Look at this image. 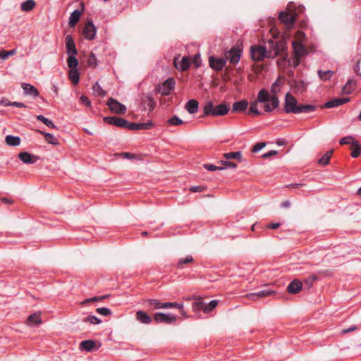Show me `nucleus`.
<instances>
[{
  "mask_svg": "<svg viewBox=\"0 0 361 361\" xmlns=\"http://www.w3.org/2000/svg\"><path fill=\"white\" fill-rule=\"evenodd\" d=\"M316 106L312 104H298L296 99L290 93H286L284 101V111L286 114L309 113L315 111Z\"/></svg>",
  "mask_w": 361,
  "mask_h": 361,
  "instance_id": "obj_1",
  "label": "nucleus"
},
{
  "mask_svg": "<svg viewBox=\"0 0 361 361\" xmlns=\"http://www.w3.org/2000/svg\"><path fill=\"white\" fill-rule=\"evenodd\" d=\"M281 83L279 81V79H277L271 87V95L269 94V103L265 104L264 105V112L269 113L271 112L274 109H277L279 106V99L276 96V94L280 91V87Z\"/></svg>",
  "mask_w": 361,
  "mask_h": 361,
  "instance_id": "obj_2",
  "label": "nucleus"
},
{
  "mask_svg": "<svg viewBox=\"0 0 361 361\" xmlns=\"http://www.w3.org/2000/svg\"><path fill=\"white\" fill-rule=\"evenodd\" d=\"M228 111L229 107L226 104H220L215 106L212 102H207L203 108V116H224L228 114Z\"/></svg>",
  "mask_w": 361,
  "mask_h": 361,
  "instance_id": "obj_3",
  "label": "nucleus"
},
{
  "mask_svg": "<svg viewBox=\"0 0 361 361\" xmlns=\"http://www.w3.org/2000/svg\"><path fill=\"white\" fill-rule=\"evenodd\" d=\"M264 46L267 48V58L269 59L275 58L276 56L286 49L285 42L273 39L268 40L265 44H264Z\"/></svg>",
  "mask_w": 361,
  "mask_h": 361,
  "instance_id": "obj_4",
  "label": "nucleus"
},
{
  "mask_svg": "<svg viewBox=\"0 0 361 361\" xmlns=\"http://www.w3.org/2000/svg\"><path fill=\"white\" fill-rule=\"evenodd\" d=\"M269 93L266 89H262L258 92L257 99L254 100L250 103L249 108V112L252 113L255 116H259L262 114L261 111L258 110V103H269Z\"/></svg>",
  "mask_w": 361,
  "mask_h": 361,
  "instance_id": "obj_5",
  "label": "nucleus"
},
{
  "mask_svg": "<svg viewBox=\"0 0 361 361\" xmlns=\"http://www.w3.org/2000/svg\"><path fill=\"white\" fill-rule=\"evenodd\" d=\"M267 49L264 44L252 46L250 48L252 59L255 61H261L267 58Z\"/></svg>",
  "mask_w": 361,
  "mask_h": 361,
  "instance_id": "obj_6",
  "label": "nucleus"
},
{
  "mask_svg": "<svg viewBox=\"0 0 361 361\" xmlns=\"http://www.w3.org/2000/svg\"><path fill=\"white\" fill-rule=\"evenodd\" d=\"M219 300H213L209 303L202 301H195L192 303V310L195 312L203 311L204 313H208L213 310L218 305Z\"/></svg>",
  "mask_w": 361,
  "mask_h": 361,
  "instance_id": "obj_7",
  "label": "nucleus"
},
{
  "mask_svg": "<svg viewBox=\"0 0 361 361\" xmlns=\"http://www.w3.org/2000/svg\"><path fill=\"white\" fill-rule=\"evenodd\" d=\"M279 18L286 25V28L290 29L296 20V14L288 11H281L279 13Z\"/></svg>",
  "mask_w": 361,
  "mask_h": 361,
  "instance_id": "obj_8",
  "label": "nucleus"
},
{
  "mask_svg": "<svg viewBox=\"0 0 361 361\" xmlns=\"http://www.w3.org/2000/svg\"><path fill=\"white\" fill-rule=\"evenodd\" d=\"M111 111L117 114H123L126 111V107L115 99L110 97L106 103Z\"/></svg>",
  "mask_w": 361,
  "mask_h": 361,
  "instance_id": "obj_9",
  "label": "nucleus"
},
{
  "mask_svg": "<svg viewBox=\"0 0 361 361\" xmlns=\"http://www.w3.org/2000/svg\"><path fill=\"white\" fill-rule=\"evenodd\" d=\"M104 121L109 125L127 129L128 121L125 118L116 116H106L103 118Z\"/></svg>",
  "mask_w": 361,
  "mask_h": 361,
  "instance_id": "obj_10",
  "label": "nucleus"
},
{
  "mask_svg": "<svg viewBox=\"0 0 361 361\" xmlns=\"http://www.w3.org/2000/svg\"><path fill=\"white\" fill-rule=\"evenodd\" d=\"M176 316L172 314H164L161 312L155 313L154 319L157 323L172 324L176 321Z\"/></svg>",
  "mask_w": 361,
  "mask_h": 361,
  "instance_id": "obj_11",
  "label": "nucleus"
},
{
  "mask_svg": "<svg viewBox=\"0 0 361 361\" xmlns=\"http://www.w3.org/2000/svg\"><path fill=\"white\" fill-rule=\"evenodd\" d=\"M242 55V50L240 48L233 47L226 54V58L233 65L237 64Z\"/></svg>",
  "mask_w": 361,
  "mask_h": 361,
  "instance_id": "obj_12",
  "label": "nucleus"
},
{
  "mask_svg": "<svg viewBox=\"0 0 361 361\" xmlns=\"http://www.w3.org/2000/svg\"><path fill=\"white\" fill-rule=\"evenodd\" d=\"M97 29L92 21H88L83 28V35L86 39L93 40L95 37Z\"/></svg>",
  "mask_w": 361,
  "mask_h": 361,
  "instance_id": "obj_13",
  "label": "nucleus"
},
{
  "mask_svg": "<svg viewBox=\"0 0 361 361\" xmlns=\"http://www.w3.org/2000/svg\"><path fill=\"white\" fill-rule=\"evenodd\" d=\"M209 66L216 71H219L226 66V59L224 58H215L214 56L209 58Z\"/></svg>",
  "mask_w": 361,
  "mask_h": 361,
  "instance_id": "obj_14",
  "label": "nucleus"
},
{
  "mask_svg": "<svg viewBox=\"0 0 361 361\" xmlns=\"http://www.w3.org/2000/svg\"><path fill=\"white\" fill-rule=\"evenodd\" d=\"M175 85L176 82L174 79L169 78L159 87V92L162 95H169L170 94L171 92L174 89Z\"/></svg>",
  "mask_w": 361,
  "mask_h": 361,
  "instance_id": "obj_15",
  "label": "nucleus"
},
{
  "mask_svg": "<svg viewBox=\"0 0 361 361\" xmlns=\"http://www.w3.org/2000/svg\"><path fill=\"white\" fill-rule=\"evenodd\" d=\"M81 10L76 9L73 11L69 17L68 24L70 27H74L76 23L79 21L80 18L85 9V5L83 3H80Z\"/></svg>",
  "mask_w": 361,
  "mask_h": 361,
  "instance_id": "obj_16",
  "label": "nucleus"
},
{
  "mask_svg": "<svg viewBox=\"0 0 361 361\" xmlns=\"http://www.w3.org/2000/svg\"><path fill=\"white\" fill-rule=\"evenodd\" d=\"M153 126L152 121L146 123H131L128 121L127 129L131 130H148Z\"/></svg>",
  "mask_w": 361,
  "mask_h": 361,
  "instance_id": "obj_17",
  "label": "nucleus"
},
{
  "mask_svg": "<svg viewBox=\"0 0 361 361\" xmlns=\"http://www.w3.org/2000/svg\"><path fill=\"white\" fill-rule=\"evenodd\" d=\"M141 104L145 110H148L149 111H152L155 106V102L152 97L149 94H147L142 98Z\"/></svg>",
  "mask_w": 361,
  "mask_h": 361,
  "instance_id": "obj_18",
  "label": "nucleus"
},
{
  "mask_svg": "<svg viewBox=\"0 0 361 361\" xmlns=\"http://www.w3.org/2000/svg\"><path fill=\"white\" fill-rule=\"evenodd\" d=\"M66 47L68 55L77 54L78 51L75 47L74 40L71 35H67L66 37Z\"/></svg>",
  "mask_w": 361,
  "mask_h": 361,
  "instance_id": "obj_19",
  "label": "nucleus"
},
{
  "mask_svg": "<svg viewBox=\"0 0 361 361\" xmlns=\"http://www.w3.org/2000/svg\"><path fill=\"white\" fill-rule=\"evenodd\" d=\"M293 49L295 55L298 56H303L307 54V49L301 42L294 41L293 42Z\"/></svg>",
  "mask_w": 361,
  "mask_h": 361,
  "instance_id": "obj_20",
  "label": "nucleus"
},
{
  "mask_svg": "<svg viewBox=\"0 0 361 361\" xmlns=\"http://www.w3.org/2000/svg\"><path fill=\"white\" fill-rule=\"evenodd\" d=\"M350 101V99L348 97H344V98H336L334 99H331L326 103L324 104V106L325 108H334L336 106H338L340 105L344 104Z\"/></svg>",
  "mask_w": 361,
  "mask_h": 361,
  "instance_id": "obj_21",
  "label": "nucleus"
},
{
  "mask_svg": "<svg viewBox=\"0 0 361 361\" xmlns=\"http://www.w3.org/2000/svg\"><path fill=\"white\" fill-rule=\"evenodd\" d=\"M174 65L178 71H187L190 67V62L186 56H183L180 61H178V59H174Z\"/></svg>",
  "mask_w": 361,
  "mask_h": 361,
  "instance_id": "obj_22",
  "label": "nucleus"
},
{
  "mask_svg": "<svg viewBox=\"0 0 361 361\" xmlns=\"http://www.w3.org/2000/svg\"><path fill=\"white\" fill-rule=\"evenodd\" d=\"M302 287V283L299 280L295 279L289 283L287 290L290 293L297 294L300 291Z\"/></svg>",
  "mask_w": 361,
  "mask_h": 361,
  "instance_id": "obj_23",
  "label": "nucleus"
},
{
  "mask_svg": "<svg viewBox=\"0 0 361 361\" xmlns=\"http://www.w3.org/2000/svg\"><path fill=\"white\" fill-rule=\"evenodd\" d=\"M19 159L25 164H32L35 163L37 160V157L32 155L28 152H20L18 154Z\"/></svg>",
  "mask_w": 361,
  "mask_h": 361,
  "instance_id": "obj_24",
  "label": "nucleus"
},
{
  "mask_svg": "<svg viewBox=\"0 0 361 361\" xmlns=\"http://www.w3.org/2000/svg\"><path fill=\"white\" fill-rule=\"evenodd\" d=\"M22 88L25 94L31 95L35 97H37L39 94V92L37 88L29 83H23Z\"/></svg>",
  "mask_w": 361,
  "mask_h": 361,
  "instance_id": "obj_25",
  "label": "nucleus"
},
{
  "mask_svg": "<svg viewBox=\"0 0 361 361\" xmlns=\"http://www.w3.org/2000/svg\"><path fill=\"white\" fill-rule=\"evenodd\" d=\"M199 103L196 99H190L185 106V109L190 114H194L198 111Z\"/></svg>",
  "mask_w": 361,
  "mask_h": 361,
  "instance_id": "obj_26",
  "label": "nucleus"
},
{
  "mask_svg": "<svg viewBox=\"0 0 361 361\" xmlns=\"http://www.w3.org/2000/svg\"><path fill=\"white\" fill-rule=\"evenodd\" d=\"M248 102L246 100H240L233 103L232 106L233 112H243L247 109Z\"/></svg>",
  "mask_w": 361,
  "mask_h": 361,
  "instance_id": "obj_27",
  "label": "nucleus"
},
{
  "mask_svg": "<svg viewBox=\"0 0 361 361\" xmlns=\"http://www.w3.org/2000/svg\"><path fill=\"white\" fill-rule=\"evenodd\" d=\"M163 303L157 299H149L145 301V305L149 310L163 309Z\"/></svg>",
  "mask_w": 361,
  "mask_h": 361,
  "instance_id": "obj_28",
  "label": "nucleus"
},
{
  "mask_svg": "<svg viewBox=\"0 0 361 361\" xmlns=\"http://www.w3.org/2000/svg\"><path fill=\"white\" fill-rule=\"evenodd\" d=\"M136 319L140 322L145 324H150L152 322V318L145 311L140 310L136 312Z\"/></svg>",
  "mask_w": 361,
  "mask_h": 361,
  "instance_id": "obj_29",
  "label": "nucleus"
},
{
  "mask_svg": "<svg viewBox=\"0 0 361 361\" xmlns=\"http://www.w3.org/2000/svg\"><path fill=\"white\" fill-rule=\"evenodd\" d=\"M350 149L352 150L351 156L353 158H357L361 154V144L357 140H353Z\"/></svg>",
  "mask_w": 361,
  "mask_h": 361,
  "instance_id": "obj_30",
  "label": "nucleus"
},
{
  "mask_svg": "<svg viewBox=\"0 0 361 361\" xmlns=\"http://www.w3.org/2000/svg\"><path fill=\"white\" fill-rule=\"evenodd\" d=\"M273 293H274V291H271L269 290H262L257 293H250V294L247 295V297L252 300H257V298L267 297Z\"/></svg>",
  "mask_w": 361,
  "mask_h": 361,
  "instance_id": "obj_31",
  "label": "nucleus"
},
{
  "mask_svg": "<svg viewBox=\"0 0 361 361\" xmlns=\"http://www.w3.org/2000/svg\"><path fill=\"white\" fill-rule=\"evenodd\" d=\"M95 347V342L92 340L82 341L80 344V349L87 352L92 351Z\"/></svg>",
  "mask_w": 361,
  "mask_h": 361,
  "instance_id": "obj_32",
  "label": "nucleus"
},
{
  "mask_svg": "<svg viewBox=\"0 0 361 361\" xmlns=\"http://www.w3.org/2000/svg\"><path fill=\"white\" fill-rule=\"evenodd\" d=\"M27 323L28 325L40 324L42 323L40 313L36 312L32 314H30L27 318Z\"/></svg>",
  "mask_w": 361,
  "mask_h": 361,
  "instance_id": "obj_33",
  "label": "nucleus"
},
{
  "mask_svg": "<svg viewBox=\"0 0 361 361\" xmlns=\"http://www.w3.org/2000/svg\"><path fill=\"white\" fill-rule=\"evenodd\" d=\"M356 82L353 79H349L347 83L343 87L342 92L343 94H350L355 87Z\"/></svg>",
  "mask_w": 361,
  "mask_h": 361,
  "instance_id": "obj_34",
  "label": "nucleus"
},
{
  "mask_svg": "<svg viewBox=\"0 0 361 361\" xmlns=\"http://www.w3.org/2000/svg\"><path fill=\"white\" fill-rule=\"evenodd\" d=\"M6 143L12 147L18 146L20 143V138L18 136L7 135L5 139Z\"/></svg>",
  "mask_w": 361,
  "mask_h": 361,
  "instance_id": "obj_35",
  "label": "nucleus"
},
{
  "mask_svg": "<svg viewBox=\"0 0 361 361\" xmlns=\"http://www.w3.org/2000/svg\"><path fill=\"white\" fill-rule=\"evenodd\" d=\"M223 157L227 160L235 159H237L239 162H242L243 161L242 154L240 151L224 153Z\"/></svg>",
  "mask_w": 361,
  "mask_h": 361,
  "instance_id": "obj_36",
  "label": "nucleus"
},
{
  "mask_svg": "<svg viewBox=\"0 0 361 361\" xmlns=\"http://www.w3.org/2000/svg\"><path fill=\"white\" fill-rule=\"evenodd\" d=\"M38 132L42 135H44V138L47 142L49 144L57 145H59L58 139L53 135L49 133H44L42 130H38Z\"/></svg>",
  "mask_w": 361,
  "mask_h": 361,
  "instance_id": "obj_37",
  "label": "nucleus"
},
{
  "mask_svg": "<svg viewBox=\"0 0 361 361\" xmlns=\"http://www.w3.org/2000/svg\"><path fill=\"white\" fill-rule=\"evenodd\" d=\"M36 5L34 0H26L23 2L20 6V8L23 11L28 12L32 11Z\"/></svg>",
  "mask_w": 361,
  "mask_h": 361,
  "instance_id": "obj_38",
  "label": "nucleus"
},
{
  "mask_svg": "<svg viewBox=\"0 0 361 361\" xmlns=\"http://www.w3.org/2000/svg\"><path fill=\"white\" fill-rule=\"evenodd\" d=\"M93 94L97 97H104L106 92L99 85V82H95L92 86Z\"/></svg>",
  "mask_w": 361,
  "mask_h": 361,
  "instance_id": "obj_39",
  "label": "nucleus"
},
{
  "mask_svg": "<svg viewBox=\"0 0 361 361\" xmlns=\"http://www.w3.org/2000/svg\"><path fill=\"white\" fill-rule=\"evenodd\" d=\"M68 77L71 81L74 84L77 85L80 80L79 73L77 68L71 69L68 73Z\"/></svg>",
  "mask_w": 361,
  "mask_h": 361,
  "instance_id": "obj_40",
  "label": "nucleus"
},
{
  "mask_svg": "<svg viewBox=\"0 0 361 361\" xmlns=\"http://www.w3.org/2000/svg\"><path fill=\"white\" fill-rule=\"evenodd\" d=\"M334 74V72L332 71H318V75L319 78L323 81H326L329 80Z\"/></svg>",
  "mask_w": 361,
  "mask_h": 361,
  "instance_id": "obj_41",
  "label": "nucleus"
},
{
  "mask_svg": "<svg viewBox=\"0 0 361 361\" xmlns=\"http://www.w3.org/2000/svg\"><path fill=\"white\" fill-rule=\"evenodd\" d=\"M75 55L76 54L68 55L67 63L71 69L77 68V66L78 65V61L77 58L75 57Z\"/></svg>",
  "mask_w": 361,
  "mask_h": 361,
  "instance_id": "obj_42",
  "label": "nucleus"
},
{
  "mask_svg": "<svg viewBox=\"0 0 361 361\" xmlns=\"http://www.w3.org/2000/svg\"><path fill=\"white\" fill-rule=\"evenodd\" d=\"M36 118L37 121H39L42 122L43 123H44L49 128H56V125L51 121H50L49 119H48L47 118L44 117L42 115L37 116Z\"/></svg>",
  "mask_w": 361,
  "mask_h": 361,
  "instance_id": "obj_43",
  "label": "nucleus"
},
{
  "mask_svg": "<svg viewBox=\"0 0 361 361\" xmlns=\"http://www.w3.org/2000/svg\"><path fill=\"white\" fill-rule=\"evenodd\" d=\"M169 308H178L179 310H182L183 308V304L178 303V302H164L163 303V309H169Z\"/></svg>",
  "mask_w": 361,
  "mask_h": 361,
  "instance_id": "obj_44",
  "label": "nucleus"
},
{
  "mask_svg": "<svg viewBox=\"0 0 361 361\" xmlns=\"http://www.w3.org/2000/svg\"><path fill=\"white\" fill-rule=\"evenodd\" d=\"M332 153L333 151L331 150L326 152V153L319 160V164L324 166L327 165L329 163Z\"/></svg>",
  "mask_w": 361,
  "mask_h": 361,
  "instance_id": "obj_45",
  "label": "nucleus"
},
{
  "mask_svg": "<svg viewBox=\"0 0 361 361\" xmlns=\"http://www.w3.org/2000/svg\"><path fill=\"white\" fill-rule=\"evenodd\" d=\"M193 262V258L191 255H188L185 258L180 259L177 264V267L179 269L183 268V264H186Z\"/></svg>",
  "mask_w": 361,
  "mask_h": 361,
  "instance_id": "obj_46",
  "label": "nucleus"
},
{
  "mask_svg": "<svg viewBox=\"0 0 361 361\" xmlns=\"http://www.w3.org/2000/svg\"><path fill=\"white\" fill-rule=\"evenodd\" d=\"M87 63L89 66L94 68L97 66V59L96 58V56L93 53H91L89 55L87 60Z\"/></svg>",
  "mask_w": 361,
  "mask_h": 361,
  "instance_id": "obj_47",
  "label": "nucleus"
},
{
  "mask_svg": "<svg viewBox=\"0 0 361 361\" xmlns=\"http://www.w3.org/2000/svg\"><path fill=\"white\" fill-rule=\"evenodd\" d=\"M16 54V50L12 49L10 51H6L4 49L0 50V59L2 60H6L8 56H13Z\"/></svg>",
  "mask_w": 361,
  "mask_h": 361,
  "instance_id": "obj_48",
  "label": "nucleus"
},
{
  "mask_svg": "<svg viewBox=\"0 0 361 361\" xmlns=\"http://www.w3.org/2000/svg\"><path fill=\"white\" fill-rule=\"evenodd\" d=\"M167 123L171 126H180L183 123V121L177 116H173L168 120Z\"/></svg>",
  "mask_w": 361,
  "mask_h": 361,
  "instance_id": "obj_49",
  "label": "nucleus"
},
{
  "mask_svg": "<svg viewBox=\"0 0 361 361\" xmlns=\"http://www.w3.org/2000/svg\"><path fill=\"white\" fill-rule=\"evenodd\" d=\"M84 322H89L92 324H99L102 322L101 319L93 315H90L85 318Z\"/></svg>",
  "mask_w": 361,
  "mask_h": 361,
  "instance_id": "obj_50",
  "label": "nucleus"
},
{
  "mask_svg": "<svg viewBox=\"0 0 361 361\" xmlns=\"http://www.w3.org/2000/svg\"><path fill=\"white\" fill-rule=\"evenodd\" d=\"M96 312L102 316H109L111 314V311L107 307H99L96 310Z\"/></svg>",
  "mask_w": 361,
  "mask_h": 361,
  "instance_id": "obj_51",
  "label": "nucleus"
},
{
  "mask_svg": "<svg viewBox=\"0 0 361 361\" xmlns=\"http://www.w3.org/2000/svg\"><path fill=\"white\" fill-rule=\"evenodd\" d=\"M203 166L205 169H207L208 171H211L224 169V168L223 166H215L212 164H204L203 165Z\"/></svg>",
  "mask_w": 361,
  "mask_h": 361,
  "instance_id": "obj_52",
  "label": "nucleus"
},
{
  "mask_svg": "<svg viewBox=\"0 0 361 361\" xmlns=\"http://www.w3.org/2000/svg\"><path fill=\"white\" fill-rule=\"evenodd\" d=\"M220 163L224 166V169L226 168H231V169H235L237 167V164L233 161H230L228 160L226 161H221Z\"/></svg>",
  "mask_w": 361,
  "mask_h": 361,
  "instance_id": "obj_53",
  "label": "nucleus"
},
{
  "mask_svg": "<svg viewBox=\"0 0 361 361\" xmlns=\"http://www.w3.org/2000/svg\"><path fill=\"white\" fill-rule=\"evenodd\" d=\"M266 146V142H258L255 145L252 149V152L254 153L258 152Z\"/></svg>",
  "mask_w": 361,
  "mask_h": 361,
  "instance_id": "obj_54",
  "label": "nucleus"
},
{
  "mask_svg": "<svg viewBox=\"0 0 361 361\" xmlns=\"http://www.w3.org/2000/svg\"><path fill=\"white\" fill-rule=\"evenodd\" d=\"M107 297H109L108 295H104V296H101V297H97V296L92 297V298L86 299L82 303L85 304V303L91 302H95V301L102 300H103L104 298H106Z\"/></svg>",
  "mask_w": 361,
  "mask_h": 361,
  "instance_id": "obj_55",
  "label": "nucleus"
},
{
  "mask_svg": "<svg viewBox=\"0 0 361 361\" xmlns=\"http://www.w3.org/2000/svg\"><path fill=\"white\" fill-rule=\"evenodd\" d=\"M353 140H355L352 136L344 137L340 140L339 143L341 145L351 144Z\"/></svg>",
  "mask_w": 361,
  "mask_h": 361,
  "instance_id": "obj_56",
  "label": "nucleus"
},
{
  "mask_svg": "<svg viewBox=\"0 0 361 361\" xmlns=\"http://www.w3.org/2000/svg\"><path fill=\"white\" fill-rule=\"evenodd\" d=\"M80 102L81 104H82L87 106H91V102L90 101V99H88V97L87 96L82 95L80 97Z\"/></svg>",
  "mask_w": 361,
  "mask_h": 361,
  "instance_id": "obj_57",
  "label": "nucleus"
},
{
  "mask_svg": "<svg viewBox=\"0 0 361 361\" xmlns=\"http://www.w3.org/2000/svg\"><path fill=\"white\" fill-rule=\"evenodd\" d=\"M300 56H298L295 55V56L292 59V60L289 61V63H290V65L293 66V67H297L298 66H299V64L300 63Z\"/></svg>",
  "mask_w": 361,
  "mask_h": 361,
  "instance_id": "obj_58",
  "label": "nucleus"
},
{
  "mask_svg": "<svg viewBox=\"0 0 361 361\" xmlns=\"http://www.w3.org/2000/svg\"><path fill=\"white\" fill-rule=\"evenodd\" d=\"M204 190H205V188L203 186H201V185L192 186L190 188V191H191L192 192H200L204 191Z\"/></svg>",
  "mask_w": 361,
  "mask_h": 361,
  "instance_id": "obj_59",
  "label": "nucleus"
},
{
  "mask_svg": "<svg viewBox=\"0 0 361 361\" xmlns=\"http://www.w3.org/2000/svg\"><path fill=\"white\" fill-rule=\"evenodd\" d=\"M287 59H288V54H287V53H285L281 59L277 60L278 65L280 66H284Z\"/></svg>",
  "mask_w": 361,
  "mask_h": 361,
  "instance_id": "obj_60",
  "label": "nucleus"
},
{
  "mask_svg": "<svg viewBox=\"0 0 361 361\" xmlns=\"http://www.w3.org/2000/svg\"><path fill=\"white\" fill-rule=\"evenodd\" d=\"M277 154H278V151H276V150H271V151L264 154L262 157L264 159H267V158H269V157H270L271 156L276 155Z\"/></svg>",
  "mask_w": 361,
  "mask_h": 361,
  "instance_id": "obj_61",
  "label": "nucleus"
},
{
  "mask_svg": "<svg viewBox=\"0 0 361 361\" xmlns=\"http://www.w3.org/2000/svg\"><path fill=\"white\" fill-rule=\"evenodd\" d=\"M296 37H297V40L296 41L302 42V40L305 37V33L303 32L298 31L297 32Z\"/></svg>",
  "mask_w": 361,
  "mask_h": 361,
  "instance_id": "obj_62",
  "label": "nucleus"
},
{
  "mask_svg": "<svg viewBox=\"0 0 361 361\" xmlns=\"http://www.w3.org/2000/svg\"><path fill=\"white\" fill-rule=\"evenodd\" d=\"M355 71L357 75H361V60L357 61L355 67Z\"/></svg>",
  "mask_w": 361,
  "mask_h": 361,
  "instance_id": "obj_63",
  "label": "nucleus"
},
{
  "mask_svg": "<svg viewBox=\"0 0 361 361\" xmlns=\"http://www.w3.org/2000/svg\"><path fill=\"white\" fill-rule=\"evenodd\" d=\"M357 329V326H352L348 329H344L342 330V334H348V333H350V332H352V331H354L355 330Z\"/></svg>",
  "mask_w": 361,
  "mask_h": 361,
  "instance_id": "obj_64",
  "label": "nucleus"
}]
</instances>
